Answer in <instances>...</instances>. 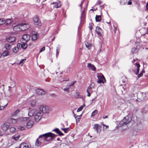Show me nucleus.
Here are the masks:
<instances>
[{"label": "nucleus", "instance_id": "55", "mask_svg": "<svg viewBox=\"0 0 148 148\" xmlns=\"http://www.w3.org/2000/svg\"><path fill=\"white\" fill-rule=\"evenodd\" d=\"M86 10V8H84V10L82 11V15L83 14V13H84V11L85 10Z\"/></svg>", "mask_w": 148, "mask_h": 148}, {"label": "nucleus", "instance_id": "48", "mask_svg": "<svg viewBox=\"0 0 148 148\" xmlns=\"http://www.w3.org/2000/svg\"><path fill=\"white\" fill-rule=\"evenodd\" d=\"M18 50V49L17 47H15L13 49V51L14 52L16 53Z\"/></svg>", "mask_w": 148, "mask_h": 148}, {"label": "nucleus", "instance_id": "3", "mask_svg": "<svg viewBox=\"0 0 148 148\" xmlns=\"http://www.w3.org/2000/svg\"><path fill=\"white\" fill-rule=\"evenodd\" d=\"M27 118H21L19 119H14L11 118L10 119V122L12 123H17L18 124H23L24 122L27 119Z\"/></svg>", "mask_w": 148, "mask_h": 148}, {"label": "nucleus", "instance_id": "43", "mask_svg": "<svg viewBox=\"0 0 148 148\" xmlns=\"http://www.w3.org/2000/svg\"><path fill=\"white\" fill-rule=\"evenodd\" d=\"M126 1L125 0H120V3L121 5H124L126 3Z\"/></svg>", "mask_w": 148, "mask_h": 148}, {"label": "nucleus", "instance_id": "28", "mask_svg": "<svg viewBox=\"0 0 148 148\" xmlns=\"http://www.w3.org/2000/svg\"><path fill=\"white\" fill-rule=\"evenodd\" d=\"M20 135L19 134L15 135L12 136V138L15 140H18L19 138Z\"/></svg>", "mask_w": 148, "mask_h": 148}, {"label": "nucleus", "instance_id": "59", "mask_svg": "<svg viewBox=\"0 0 148 148\" xmlns=\"http://www.w3.org/2000/svg\"><path fill=\"white\" fill-rule=\"evenodd\" d=\"M116 28L115 27H114V31L115 32H116Z\"/></svg>", "mask_w": 148, "mask_h": 148}, {"label": "nucleus", "instance_id": "6", "mask_svg": "<svg viewBox=\"0 0 148 148\" xmlns=\"http://www.w3.org/2000/svg\"><path fill=\"white\" fill-rule=\"evenodd\" d=\"M97 77L98 78V80L97 81V82L99 83H104V82H106L105 78L103 75L101 73L98 74Z\"/></svg>", "mask_w": 148, "mask_h": 148}, {"label": "nucleus", "instance_id": "19", "mask_svg": "<svg viewBox=\"0 0 148 148\" xmlns=\"http://www.w3.org/2000/svg\"><path fill=\"white\" fill-rule=\"evenodd\" d=\"M9 127V125L6 123L3 124L1 125V128L3 131L7 130Z\"/></svg>", "mask_w": 148, "mask_h": 148}, {"label": "nucleus", "instance_id": "56", "mask_svg": "<svg viewBox=\"0 0 148 148\" xmlns=\"http://www.w3.org/2000/svg\"><path fill=\"white\" fill-rule=\"evenodd\" d=\"M103 127H104L105 126L106 129L108 128L109 127L108 125H105L104 124H103Z\"/></svg>", "mask_w": 148, "mask_h": 148}, {"label": "nucleus", "instance_id": "49", "mask_svg": "<svg viewBox=\"0 0 148 148\" xmlns=\"http://www.w3.org/2000/svg\"><path fill=\"white\" fill-rule=\"evenodd\" d=\"M25 59H22L20 61V62L19 63V64H21V65H22L25 62Z\"/></svg>", "mask_w": 148, "mask_h": 148}, {"label": "nucleus", "instance_id": "17", "mask_svg": "<svg viewBox=\"0 0 148 148\" xmlns=\"http://www.w3.org/2000/svg\"><path fill=\"white\" fill-rule=\"evenodd\" d=\"M101 127V126L98 124H95L94 125L93 128L95 130L97 133H98L100 132L99 129Z\"/></svg>", "mask_w": 148, "mask_h": 148}, {"label": "nucleus", "instance_id": "45", "mask_svg": "<svg viewBox=\"0 0 148 148\" xmlns=\"http://www.w3.org/2000/svg\"><path fill=\"white\" fill-rule=\"evenodd\" d=\"M61 129L64 131L65 133H66L68 132L69 130V128L68 127L65 128H62Z\"/></svg>", "mask_w": 148, "mask_h": 148}, {"label": "nucleus", "instance_id": "41", "mask_svg": "<svg viewBox=\"0 0 148 148\" xmlns=\"http://www.w3.org/2000/svg\"><path fill=\"white\" fill-rule=\"evenodd\" d=\"M19 110L17 109L15 111V112H14L13 114V116H16L19 113Z\"/></svg>", "mask_w": 148, "mask_h": 148}, {"label": "nucleus", "instance_id": "21", "mask_svg": "<svg viewBox=\"0 0 148 148\" xmlns=\"http://www.w3.org/2000/svg\"><path fill=\"white\" fill-rule=\"evenodd\" d=\"M36 93L39 95H42L45 94V92L42 89H38L36 90Z\"/></svg>", "mask_w": 148, "mask_h": 148}, {"label": "nucleus", "instance_id": "15", "mask_svg": "<svg viewBox=\"0 0 148 148\" xmlns=\"http://www.w3.org/2000/svg\"><path fill=\"white\" fill-rule=\"evenodd\" d=\"M39 35L37 33L34 32L32 34V40H36L38 37Z\"/></svg>", "mask_w": 148, "mask_h": 148}, {"label": "nucleus", "instance_id": "22", "mask_svg": "<svg viewBox=\"0 0 148 148\" xmlns=\"http://www.w3.org/2000/svg\"><path fill=\"white\" fill-rule=\"evenodd\" d=\"M45 144L44 143H43L41 140H40L38 138L36 141L35 143V145L37 146H39L41 145H44Z\"/></svg>", "mask_w": 148, "mask_h": 148}, {"label": "nucleus", "instance_id": "62", "mask_svg": "<svg viewBox=\"0 0 148 148\" xmlns=\"http://www.w3.org/2000/svg\"><path fill=\"white\" fill-rule=\"evenodd\" d=\"M90 30H91L92 29V26H90Z\"/></svg>", "mask_w": 148, "mask_h": 148}, {"label": "nucleus", "instance_id": "9", "mask_svg": "<svg viewBox=\"0 0 148 148\" xmlns=\"http://www.w3.org/2000/svg\"><path fill=\"white\" fill-rule=\"evenodd\" d=\"M30 36L28 34H25L23 36L22 38L21 39V41L23 43L26 42L27 41L30 39Z\"/></svg>", "mask_w": 148, "mask_h": 148}, {"label": "nucleus", "instance_id": "50", "mask_svg": "<svg viewBox=\"0 0 148 148\" xmlns=\"http://www.w3.org/2000/svg\"><path fill=\"white\" fill-rule=\"evenodd\" d=\"M102 3V1L100 0H98L97 1V5H100Z\"/></svg>", "mask_w": 148, "mask_h": 148}, {"label": "nucleus", "instance_id": "30", "mask_svg": "<svg viewBox=\"0 0 148 148\" xmlns=\"http://www.w3.org/2000/svg\"><path fill=\"white\" fill-rule=\"evenodd\" d=\"M4 47L7 50H8L11 48V46L9 44H6L4 45Z\"/></svg>", "mask_w": 148, "mask_h": 148}, {"label": "nucleus", "instance_id": "33", "mask_svg": "<svg viewBox=\"0 0 148 148\" xmlns=\"http://www.w3.org/2000/svg\"><path fill=\"white\" fill-rule=\"evenodd\" d=\"M137 48L136 47H133L132 49L131 52L133 53H135L137 52Z\"/></svg>", "mask_w": 148, "mask_h": 148}, {"label": "nucleus", "instance_id": "58", "mask_svg": "<svg viewBox=\"0 0 148 148\" xmlns=\"http://www.w3.org/2000/svg\"><path fill=\"white\" fill-rule=\"evenodd\" d=\"M132 3L131 2V1H129L128 2V3H127V4H128V5H131V4H132Z\"/></svg>", "mask_w": 148, "mask_h": 148}, {"label": "nucleus", "instance_id": "1", "mask_svg": "<svg viewBox=\"0 0 148 148\" xmlns=\"http://www.w3.org/2000/svg\"><path fill=\"white\" fill-rule=\"evenodd\" d=\"M56 136L55 134L51 132H48L40 135L38 139L45 143V141H49Z\"/></svg>", "mask_w": 148, "mask_h": 148}, {"label": "nucleus", "instance_id": "44", "mask_svg": "<svg viewBox=\"0 0 148 148\" xmlns=\"http://www.w3.org/2000/svg\"><path fill=\"white\" fill-rule=\"evenodd\" d=\"M25 127L22 126H19L18 127V129L20 130H23L25 128Z\"/></svg>", "mask_w": 148, "mask_h": 148}, {"label": "nucleus", "instance_id": "8", "mask_svg": "<svg viewBox=\"0 0 148 148\" xmlns=\"http://www.w3.org/2000/svg\"><path fill=\"white\" fill-rule=\"evenodd\" d=\"M42 115V112L39 111H37L35 114H34V119L36 121H38L41 119V116Z\"/></svg>", "mask_w": 148, "mask_h": 148}, {"label": "nucleus", "instance_id": "34", "mask_svg": "<svg viewBox=\"0 0 148 148\" xmlns=\"http://www.w3.org/2000/svg\"><path fill=\"white\" fill-rule=\"evenodd\" d=\"M8 103H7L5 104L4 106L1 105V104L0 105V110H3L4 108H5V107H6L7 105L8 104Z\"/></svg>", "mask_w": 148, "mask_h": 148}, {"label": "nucleus", "instance_id": "39", "mask_svg": "<svg viewBox=\"0 0 148 148\" xmlns=\"http://www.w3.org/2000/svg\"><path fill=\"white\" fill-rule=\"evenodd\" d=\"M85 106V105H82L80 107H79L78 109L77 110V112H79L80 111H81L82 109H83V108Z\"/></svg>", "mask_w": 148, "mask_h": 148}, {"label": "nucleus", "instance_id": "23", "mask_svg": "<svg viewBox=\"0 0 148 148\" xmlns=\"http://www.w3.org/2000/svg\"><path fill=\"white\" fill-rule=\"evenodd\" d=\"M20 148H30L27 144L25 143H23L20 145Z\"/></svg>", "mask_w": 148, "mask_h": 148}, {"label": "nucleus", "instance_id": "60", "mask_svg": "<svg viewBox=\"0 0 148 148\" xmlns=\"http://www.w3.org/2000/svg\"><path fill=\"white\" fill-rule=\"evenodd\" d=\"M108 118V116H106L104 117H103V119L107 118Z\"/></svg>", "mask_w": 148, "mask_h": 148}, {"label": "nucleus", "instance_id": "7", "mask_svg": "<svg viewBox=\"0 0 148 148\" xmlns=\"http://www.w3.org/2000/svg\"><path fill=\"white\" fill-rule=\"evenodd\" d=\"M34 23L35 25L40 26L42 25L41 23L39 18L37 15H36L33 18Z\"/></svg>", "mask_w": 148, "mask_h": 148}, {"label": "nucleus", "instance_id": "24", "mask_svg": "<svg viewBox=\"0 0 148 148\" xmlns=\"http://www.w3.org/2000/svg\"><path fill=\"white\" fill-rule=\"evenodd\" d=\"M53 131L55 132L59 136H62L64 135V134L60 132L58 128H56L53 130Z\"/></svg>", "mask_w": 148, "mask_h": 148}, {"label": "nucleus", "instance_id": "10", "mask_svg": "<svg viewBox=\"0 0 148 148\" xmlns=\"http://www.w3.org/2000/svg\"><path fill=\"white\" fill-rule=\"evenodd\" d=\"M21 25V31H25L30 27V25L27 23H22L20 24Z\"/></svg>", "mask_w": 148, "mask_h": 148}, {"label": "nucleus", "instance_id": "46", "mask_svg": "<svg viewBox=\"0 0 148 148\" xmlns=\"http://www.w3.org/2000/svg\"><path fill=\"white\" fill-rule=\"evenodd\" d=\"M145 72L144 70H143L138 75V78H140V77H142L143 74V73Z\"/></svg>", "mask_w": 148, "mask_h": 148}, {"label": "nucleus", "instance_id": "47", "mask_svg": "<svg viewBox=\"0 0 148 148\" xmlns=\"http://www.w3.org/2000/svg\"><path fill=\"white\" fill-rule=\"evenodd\" d=\"M75 97L77 98H79L80 96L79 95V92H76L75 93Z\"/></svg>", "mask_w": 148, "mask_h": 148}, {"label": "nucleus", "instance_id": "2", "mask_svg": "<svg viewBox=\"0 0 148 148\" xmlns=\"http://www.w3.org/2000/svg\"><path fill=\"white\" fill-rule=\"evenodd\" d=\"M51 110V108L49 106L46 105H42L40 106L39 111L43 113H49Z\"/></svg>", "mask_w": 148, "mask_h": 148}, {"label": "nucleus", "instance_id": "52", "mask_svg": "<svg viewBox=\"0 0 148 148\" xmlns=\"http://www.w3.org/2000/svg\"><path fill=\"white\" fill-rule=\"evenodd\" d=\"M45 47H43L40 49V51H39V53H41L42 52V51H44L45 50Z\"/></svg>", "mask_w": 148, "mask_h": 148}, {"label": "nucleus", "instance_id": "37", "mask_svg": "<svg viewBox=\"0 0 148 148\" xmlns=\"http://www.w3.org/2000/svg\"><path fill=\"white\" fill-rule=\"evenodd\" d=\"M61 6V3L60 2L56 3L55 6L56 8L60 7Z\"/></svg>", "mask_w": 148, "mask_h": 148}, {"label": "nucleus", "instance_id": "27", "mask_svg": "<svg viewBox=\"0 0 148 148\" xmlns=\"http://www.w3.org/2000/svg\"><path fill=\"white\" fill-rule=\"evenodd\" d=\"M95 20L96 22H100L101 20V17L100 15H96Z\"/></svg>", "mask_w": 148, "mask_h": 148}, {"label": "nucleus", "instance_id": "32", "mask_svg": "<svg viewBox=\"0 0 148 148\" xmlns=\"http://www.w3.org/2000/svg\"><path fill=\"white\" fill-rule=\"evenodd\" d=\"M98 111L97 110H94L92 113L91 116L92 117L96 115L98 113Z\"/></svg>", "mask_w": 148, "mask_h": 148}, {"label": "nucleus", "instance_id": "16", "mask_svg": "<svg viewBox=\"0 0 148 148\" xmlns=\"http://www.w3.org/2000/svg\"><path fill=\"white\" fill-rule=\"evenodd\" d=\"M135 66H136V70L134 71L135 74L136 75H137L139 71V68L140 66V65L138 63H136L135 64Z\"/></svg>", "mask_w": 148, "mask_h": 148}, {"label": "nucleus", "instance_id": "26", "mask_svg": "<svg viewBox=\"0 0 148 148\" xmlns=\"http://www.w3.org/2000/svg\"><path fill=\"white\" fill-rule=\"evenodd\" d=\"M20 45H21V47H22L23 49H25L27 47V45L25 43L23 44H21L20 43H19L18 44L17 46H19Z\"/></svg>", "mask_w": 148, "mask_h": 148}, {"label": "nucleus", "instance_id": "11", "mask_svg": "<svg viewBox=\"0 0 148 148\" xmlns=\"http://www.w3.org/2000/svg\"><path fill=\"white\" fill-rule=\"evenodd\" d=\"M6 40L8 42L11 43L15 41L16 38L14 36H9L6 37Z\"/></svg>", "mask_w": 148, "mask_h": 148}, {"label": "nucleus", "instance_id": "25", "mask_svg": "<svg viewBox=\"0 0 148 148\" xmlns=\"http://www.w3.org/2000/svg\"><path fill=\"white\" fill-rule=\"evenodd\" d=\"M81 115L79 116H76V114H74V117L76 119V122H79L80 119L81 118Z\"/></svg>", "mask_w": 148, "mask_h": 148}, {"label": "nucleus", "instance_id": "13", "mask_svg": "<svg viewBox=\"0 0 148 148\" xmlns=\"http://www.w3.org/2000/svg\"><path fill=\"white\" fill-rule=\"evenodd\" d=\"M13 29L14 31L16 32H19L21 31V25L20 24L16 25L15 26H13Z\"/></svg>", "mask_w": 148, "mask_h": 148}, {"label": "nucleus", "instance_id": "35", "mask_svg": "<svg viewBox=\"0 0 148 148\" xmlns=\"http://www.w3.org/2000/svg\"><path fill=\"white\" fill-rule=\"evenodd\" d=\"M5 22V21L3 18H0V25H2Z\"/></svg>", "mask_w": 148, "mask_h": 148}, {"label": "nucleus", "instance_id": "5", "mask_svg": "<svg viewBox=\"0 0 148 148\" xmlns=\"http://www.w3.org/2000/svg\"><path fill=\"white\" fill-rule=\"evenodd\" d=\"M95 84L93 83H91L90 84V85L88 87L86 90V92L88 93L87 96L88 97H90V93L92 92L93 89H95Z\"/></svg>", "mask_w": 148, "mask_h": 148}, {"label": "nucleus", "instance_id": "61", "mask_svg": "<svg viewBox=\"0 0 148 148\" xmlns=\"http://www.w3.org/2000/svg\"><path fill=\"white\" fill-rule=\"evenodd\" d=\"M146 9L147 10H148V3H147L146 4Z\"/></svg>", "mask_w": 148, "mask_h": 148}, {"label": "nucleus", "instance_id": "51", "mask_svg": "<svg viewBox=\"0 0 148 148\" xmlns=\"http://www.w3.org/2000/svg\"><path fill=\"white\" fill-rule=\"evenodd\" d=\"M59 48L58 47H57V49L56 50V56L57 57L58 55L59 54Z\"/></svg>", "mask_w": 148, "mask_h": 148}, {"label": "nucleus", "instance_id": "54", "mask_svg": "<svg viewBox=\"0 0 148 148\" xmlns=\"http://www.w3.org/2000/svg\"><path fill=\"white\" fill-rule=\"evenodd\" d=\"M75 83V82H72L71 83L69 84V86H72L74 84V83Z\"/></svg>", "mask_w": 148, "mask_h": 148}, {"label": "nucleus", "instance_id": "20", "mask_svg": "<svg viewBox=\"0 0 148 148\" xmlns=\"http://www.w3.org/2000/svg\"><path fill=\"white\" fill-rule=\"evenodd\" d=\"M34 123L33 121H29L27 123L26 127L27 128H31L33 125Z\"/></svg>", "mask_w": 148, "mask_h": 148}, {"label": "nucleus", "instance_id": "53", "mask_svg": "<svg viewBox=\"0 0 148 148\" xmlns=\"http://www.w3.org/2000/svg\"><path fill=\"white\" fill-rule=\"evenodd\" d=\"M69 89V88H65L63 89V90L65 92H68Z\"/></svg>", "mask_w": 148, "mask_h": 148}, {"label": "nucleus", "instance_id": "4", "mask_svg": "<svg viewBox=\"0 0 148 148\" xmlns=\"http://www.w3.org/2000/svg\"><path fill=\"white\" fill-rule=\"evenodd\" d=\"M131 121V118L128 116H127L121 121L119 124V125L120 126H122L124 125H127Z\"/></svg>", "mask_w": 148, "mask_h": 148}, {"label": "nucleus", "instance_id": "63", "mask_svg": "<svg viewBox=\"0 0 148 148\" xmlns=\"http://www.w3.org/2000/svg\"><path fill=\"white\" fill-rule=\"evenodd\" d=\"M135 60L134 59L133 60V61H132V62L133 63H134V62H135Z\"/></svg>", "mask_w": 148, "mask_h": 148}, {"label": "nucleus", "instance_id": "40", "mask_svg": "<svg viewBox=\"0 0 148 148\" xmlns=\"http://www.w3.org/2000/svg\"><path fill=\"white\" fill-rule=\"evenodd\" d=\"M30 104L32 106H35L36 102L34 100L31 101Z\"/></svg>", "mask_w": 148, "mask_h": 148}, {"label": "nucleus", "instance_id": "18", "mask_svg": "<svg viewBox=\"0 0 148 148\" xmlns=\"http://www.w3.org/2000/svg\"><path fill=\"white\" fill-rule=\"evenodd\" d=\"M87 66L89 69H91L94 71L96 70V68L95 66L91 63L88 64Z\"/></svg>", "mask_w": 148, "mask_h": 148}, {"label": "nucleus", "instance_id": "12", "mask_svg": "<svg viewBox=\"0 0 148 148\" xmlns=\"http://www.w3.org/2000/svg\"><path fill=\"white\" fill-rule=\"evenodd\" d=\"M96 32L98 35L99 36H101L103 35V32L102 29L99 27H97L96 29Z\"/></svg>", "mask_w": 148, "mask_h": 148}, {"label": "nucleus", "instance_id": "64", "mask_svg": "<svg viewBox=\"0 0 148 148\" xmlns=\"http://www.w3.org/2000/svg\"><path fill=\"white\" fill-rule=\"evenodd\" d=\"M72 113H73V114L74 115V114H75L74 112L73 111H72Z\"/></svg>", "mask_w": 148, "mask_h": 148}, {"label": "nucleus", "instance_id": "57", "mask_svg": "<svg viewBox=\"0 0 148 148\" xmlns=\"http://www.w3.org/2000/svg\"><path fill=\"white\" fill-rule=\"evenodd\" d=\"M83 3H84V1H83L82 2H81V4H80V7L81 8V9L82 8V4H83Z\"/></svg>", "mask_w": 148, "mask_h": 148}, {"label": "nucleus", "instance_id": "38", "mask_svg": "<svg viewBox=\"0 0 148 148\" xmlns=\"http://www.w3.org/2000/svg\"><path fill=\"white\" fill-rule=\"evenodd\" d=\"M86 46L87 48H88L89 49L91 46V44L90 43L87 42L86 43Z\"/></svg>", "mask_w": 148, "mask_h": 148}, {"label": "nucleus", "instance_id": "14", "mask_svg": "<svg viewBox=\"0 0 148 148\" xmlns=\"http://www.w3.org/2000/svg\"><path fill=\"white\" fill-rule=\"evenodd\" d=\"M37 110L35 109L30 110L28 112V116H34L36 113L37 112Z\"/></svg>", "mask_w": 148, "mask_h": 148}, {"label": "nucleus", "instance_id": "29", "mask_svg": "<svg viewBox=\"0 0 148 148\" xmlns=\"http://www.w3.org/2000/svg\"><path fill=\"white\" fill-rule=\"evenodd\" d=\"M2 55L4 57L7 56L9 55V52L8 51H4L3 52Z\"/></svg>", "mask_w": 148, "mask_h": 148}, {"label": "nucleus", "instance_id": "31", "mask_svg": "<svg viewBox=\"0 0 148 148\" xmlns=\"http://www.w3.org/2000/svg\"><path fill=\"white\" fill-rule=\"evenodd\" d=\"M12 21L11 19H8L5 21V23L7 25H9L12 22Z\"/></svg>", "mask_w": 148, "mask_h": 148}, {"label": "nucleus", "instance_id": "42", "mask_svg": "<svg viewBox=\"0 0 148 148\" xmlns=\"http://www.w3.org/2000/svg\"><path fill=\"white\" fill-rule=\"evenodd\" d=\"M122 82L124 84L123 85H125L127 82V79L126 78H124L122 80Z\"/></svg>", "mask_w": 148, "mask_h": 148}, {"label": "nucleus", "instance_id": "36", "mask_svg": "<svg viewBox=\"0 0 148 148\" xmlns=\"http://www.w3.org/2000/svg\"><path fill=\"white\" fill-rule=\"evenodd\" d=\"M16 131V129L14 127H12L10 128V131L11 132L14 133Z\"/></svg>", "mask_w": 148, "mask_h": 148}]
</instances>
